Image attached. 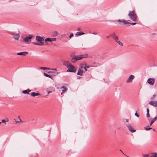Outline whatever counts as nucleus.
Here are the masks:
<instances>
[{
  "instance_id": "obj_1",
  "label": "nucleus",
  "mask_w": 157,
  "mask_h": 157,
  "mask_svg": "<svg viewBox=\"0 0 157 157\" xmlns=\"http://www.w3.org/2000/svg\"><path fill=\"white\" fill-rule=\"evenodd\" d=\"M88 56L87 54L75 56L71 59V63H74L78 60H80L84 58H86Z\"/></svg>"
},
{
  "instance_id": "obj_2",
  "label": "nucleus",
  "mask_w": 157,
  "mask_h": 157,
  "mask_svg": "<svg viewBox=\"0 0 157 157\" xmlns=\"http://www.w3.org/2000/svg\"><path fill=\"white\" fill-rule=\"evenodd\" d=\"M128 15L132 21H136L137 19V16L134 11H129Z\"/></svg>"
},
{
  "instance_id": "obj_3",
  "label": "nucleus",
  "mask_w": 157,
  "mask_h": 157,
  "mask_svg": "<svg viewBox=\"0 0 157 157\" xmlns=\"http://www.w3.org/2000/svg\"><path fill=\"white\" fill-rule=\"evenodd\" d=\"M68 68V69L67 70V72H74L75 73L76 71V69L75 68V67L71 64L69 66Z\"/></svg>"
},
{
  "instance_id": "obj_4",
  "label": "nucleus",
  "mask_w": 157,
  "mask_h": 157,
  "mask_svg": "<svg viewBox=\"0 0 157 157\" xmlns=\"http://www.w3.org/2000/svg\"><path fill=\"white\" fill-rule=\"evenodd\" d=\"M36 40L39 42L42 45H43L44 44V39L43 37L37 36L36 37Z\"/></svg>"
},
{
  "instance_id": "obj_5",
  "label": "nucleus",
  "mask_w": 157,
  "mask_h": 157,
  "mask_svg": "<svg viewBox=\"0 0 157 157\" xmlns=\"http://www.w3.org/2000/svg\"><path fill=\"white\" fill-rule=\"evenodd\" d=\"M128 21H127L125 20H118L117 22L120 25H128V24H129L128 23Z\"/></svg>"
},
{
  "instance_id": "obj_6",
  "label": "nucleus",
  "mask_w": 157,
  "mask_h": 157,
  "mask_svg": "<svg viewBox=\"0 0 157 157\" xmlns=\"http://www.w3.org/2000/svg\"><path fill=\"white\" fill-rule=\"evenodd\" d=\"M126 126L128 128L129 131L132 133H133L136 132V130L134 129L132 126L131 124H128L126 125Z\"/></svg>"
},
{
  "instance_id": "obj_7",
  "label": "nucleus",
  "mask_w": 157,
  "mask_h": 157,
  "mask_svg": "<svg viewBox=\"0 0 157 157\" xmlns=\"http://www.w3.org/2000/svg\"><path fill=\"white\" fill-rule=\"evenodd\" d=\"M155 82V79L154 78H150L147 80V83L151 86L153 85Z\"/></svg>"
},
{
  "instance_id": "obj_8",
  "label": "nucleus",
  "mask_w": 157,
  "mask_h": 157,
  "mask_svg": "<svg viewBox=\"0 0 157 157\" xmlns=\"http://www.w3.org/2000/svg\"><path fill=\"white\" fill-rule=\"evenodd\" d=\"M33 37V36L31 35H29L28 36H27L25 38H24L23 39V41L25 42H28Z\"/></svg>"
},
{
  "instance_id": "obj_9",
  "label": "nucleus",
  "mask_w": 157,
  "mask_h": 157,
  "mask_svg": "<svg viewBox=\"0 0 157 157\" xmlns=\"http://www.w3.org/2000/svg\"><path fill=\"white\" fill-rule=\"evenodd\" d=\"M10 34L13 36V37L15 40H18L19 36L18 35V33L16 34L14 32H11Z\"/></svg>"
},
{
  "instance_id": "obj_10",
  "label": "nucleus",
  "mask_w": 157,
  "mask_h": 157,
  "mask_svg": "<svg viewBox=\"0 0 157 157\" xmlns=\"http://www.w3.org/2000/svg\"><path fill=\"white\" fill-rule=\"evenodd\" d=\"M56 40V38H48L45 39L44 40V41L45 42H47V41L48 42H52L53 41H55Z\"/></svg>"
},
{
  "instance_id": "obj_11",
  "label": "nucleus",
  "mask_w": 157,
  "mask_h": 157,
  "mask_svg": "<svg viewBox=\"0 0 157 157\" xmlns=\"http://www.w3.org/2000/svg\"><path fill=\"white\" fill-rule=\"evenodd\" d=\"M149 104L155 107H157V101H150Z\"/></svg>"
},
{
  "instance_id": "obj_12",
  "label": "nucleus",
  "mask_w": 157,
  "mask_h": 157,
  "mask_svg": "<svg viewBox=\"0 0 157 157\" xmlns=\"http://www.w3.org/2000/svg\"><path fill=\"white\" fill-rule=\"evenodd\" d=\"M134 78V76L133 75H131L128 78L127 81V82H131Z\"/></svg>"
},
{
  "instance_id": "obj_13",
  "label": "nucleus",
  "mask_w": 157,
  "mask_h": 157,
  "mask_svg": "<svg viewBox=\"0 0 157 157\" xmlns=\"http://www.w3.org/2000/svg\"><path fill=\"white\" fill-rule=\"evenodd\" d=\"M28 53V52H20L18 53H17V55H22L24 56H25Z\"/></svg>"
},
{
  "instance_id": "obj_14",
  "label": "nucleus",
  "mask_w": 157,
  "mask_h": 157,
  "mask_svg": "<svg viewBox=\"0 0 157 157\" xmlns=\"http://www.w3.org/2000/svg\"><path fill=\"white\" fill-rule=\"evenodd\" d=\"M63 64L67 68L71 64L70 63L69 61H65L63 62Z\"/></svg>"
},
{
  "instance_id": "obj_15",
  "label": "nucleus",
  "mask_w": 157,
  "mask_h": 157,
  "mask_svg": "<svg viewBox=\"0 0 157 157\" xmlns=\"http://www.w3.org/2000/svg\"><path fill=\"white\" fill-rule=\"evenodd\" d=\"M83 71L80 69H79L77 74L78 75H83Z\"/></svg>"
},
{
  "instance_id": "obj_16",
  "label": "nucleus",
  "mask_w": 157,
  "mask_h": 157,
  "mask_svg": "<svg viewBox=\"0 0 157 157\" xmlns=\"http://www.w3.org/2000/svg\"><path fill=\"white\" fill-rule=\"evenodd\" d=\"M156 120H157V117H155L154 118L151 120L150 123V125L151 126L152 124Z\"/></svg>"
},
{
  "instance_id": "obj_17",
  "label": "nucleus",
  "mask_w": 157,
  "mask_h": 157,
  "mask_svg": "<svg viewBox=\"0 0 157 157\" xmlns=\"http://www.w3.org/2000/svg\"><path fill=\"white\" fill-rule=\"evenodd\" d=\"M31 95L32 96L35 97L36 96H38L40 94L38 93H36L33 92L31 93Z\"/></svg>"
},
{
  "instance_id": "obj_18",
  "label": "nucleus",
  "mask_w": 157,
  "mask_h": 157,
  "mask_svg": "<svg viewBox=\"0 0 157 157\" xmlns=\"http://www.w3.org/2000/svg\"><path fill=\"white\" fill-rule=\"evenodd\" d=\"M14 120L15 121V122L17 123H19L20 121H21V122H22V121H21V119L19 117H18V118H17V119H15Z\"/></svg>"
},
{
  "instance_id": "obj_19",
  "label": "nucleus",
  "mask_w": 157,
  "mask_h": 157,
  "mask_svg": "<svg viewBox=\"0 0 157 157\" xmlns=\"http://www.w3.org/2000/svg\"><path fill=\"white\" fill-rule=\"evenodd\" d=\"M110 35L111 37H112L114 39L116 37H117V36L116 35L115 33L114 32L112 33Z\"/></svg>"
},
{
  "instance_id": "obj_20",
  "label": "nucleus",
  "mask_w": 157,
  "mask_h": 157,
  "mask_svg": "<svg viewBox=\"0 0 157 157\" xmlns=\"http://www.w3.org/2000/svg\"><path fill=\"white\" fill-rule=\"evenodd\" d=\"M62 88H63L64 89L63 90H62L63 92L61 93V94H62L63 93H64L67 90V89L64 86H63L62 87Z\"/></svg>"
},
{
  "instance_id": "obj_21",
  "label": "nucleus",
  "mask_w": 157,
  "mask_h": 157,
  "mask_svg": "<svg viewBox=\"0 0 157 157\" xmlns=\"http://www.w3.org/2000/svg\"><path fill=\"white\" fill-rule=\"evenodd\" d=\"M48 73H53V75H57L58 73H57V72L56 71H49L48 72Z\"/></svg>"
},
{
  "instance_id": "obj_22",
  "label": "nucleus",
  "mask_w": 157,
  "mask_h": 157,
  "mask_svg": "<svg viewBox=\"0 0 157 157\" xmlns=\"http://www.w3.org/2000/svg\"><path fill=\"white\" fill-rule=\"evenodd\" d=\"M85 34L84 33L81 32H77L76 33V35L77 36H80Z\"/></svg>"
},
{
  "instance_id": "obj_23",
  "label": "nucleus",
  "mask_w": 157,
  "mask_h": 157,
  "mask_svg": "<svg viewBox=\"0 0 157 157\" xmlns=\"http://www.w3.org/2000/svg\"><path fill=\"white\" fill-rule=\"evenodd\" d=\"M58 34V32L56 31H54L52 33V36H56Z\"/></svg>"
},
{
  "instance_id": "obj_24",
  "label": "nucleus",
  "mask_w": 157,
  "mask_h": 157,
  "mask_svg": "<svg viewBox=\"0 0 157 157\" xmlns=\"http://www.w3.org/2000/svg\"><path fill=\"white\" fill-rule=\"evenodd\" d=\"M44 75L46 77H47L50 78H52V77L50 75L48 74H47L45 73H44Z\"/></svg>"
},
{
  "instance_id": "obj_25",
  "label": "nucleus",
  "mask_w": 157,
  "mask_h": 157,
  "mask_svg": "<svg viewBox=\"0 0 157 157\" xmlns=\"http://www.w3.org/2000/svg\"><path fill=\"white\" fill-rule=\"evenodd\" d=\"M8 121H9V119L8 118H6L5 119L2 120L1 123H4V122H8Z\"/></svg>"
},
{
  "instance_id": "obj_26",
  "label": "nucleus",
  "mask_w": 157,
  "mask_h": 157,
  "mask_svg": "<svg viewBox=\"0 0 157 157\" xmlns=\"http://www.w3.org/2000/svg\"><path fill=\"white\" fill-rule=\"evenodd\" d=\"M147 127H148V126H147V127H144V129L146 130H149L152 129V128L151 127L148 128Z\"/></svg>"
},
{
  "instance_id": "obj_27",
  "label": "nucleus",
  "mask_w": 157,
  "mask_h": 157,
  "mask_svg": "<svg viewBox=\"0 0 157 157\" xmlns=\"http://www.w3.org/2000/svg\"><path fill=\"white\" fill-rule=\"evenodd\" d=\"M40 68L41 69H43L44 70H45L47 69H48V70L50 69V68H47V67H40Z\"/></svg>"
},
{
  "instance_id": "obj_28",
  "label": "nucleus",
  "mask_w": 157,
  "mask_h": 157,
  "mask_svg": "<svg viewBox=\"0 0 157 157\" xmlns=\"http://www.w3.org/2000/svg\"><path fill=\"white\" fill-rule=\"evenodd\" d=\"M22 93H23V94H29V92H28L27 90H23L22 91Z\"/></svg>"
},
{
  "instance_id": "obj_29",
  "label": "nucleus",
  "mask_w": 157,
  "mask_h": 157,
  "mask_svg": "<svg viewBox=\"0 0 157 157\" xmlns=\"http://www.w3.org/2000/svg\"><path fill=\"white\" fill-rule=\"evenodd\" d=\"M114 40H115V41L116 42H118V41H119V39H118V36L117 37H116L114 39Z\"/></svg>"
},
{
  "instance_id": "obj_30",
  "label": "nucleus",
  "mask_w": 157,
  "mask_h": 157,
  "mask_svg": "<svg viewBox=\"0 0 157 157\" xmlns=\"http://www.w3.org/2000/svg\"><path fill=\"white\" fill-rule=\"evenodd\" d=\"M33 44H34L37 45H39V46H41L42 45L40 43H35V42H33Z\"/></svg>"
},
{
  "instance_id": "obj_31",
  "label": "nucleus",
  "mask_w": 157,
  "mask_h": 157,
  "mask_svg": "<svg viewBox=\"0 0 157 157\" xmlns=\"http://www.w3.org/2000/svg\"><path fill=\"white\" fill-rule=\"evenodd\" d=\"M128 23L129 24H128V25H135L137 24V23H136V22L131 23L128 22Z\"/></svg>"
},
{
  "instance_id": "obj_32",
  "label": "nucleus",
  "mask_w": 157,
  "mask_h": 157,
  "mask_svg": "<svg viewBox=\"0 0 157 157\" xmlns=\"http://www.w3.org/2000/svg\"><path fill=\"white\" fill-rule=\"evenodd\" d=\"M117 43H118V44L121 46H122L123 45V44H122V42H121V41H119L117 42Z\"/></svg>"
},
{
  "instance_id": "obj_33",
  "label": "nucleus",
  "mask_w": 157,
  "mask_h": 157,
  "mask_svg": "<svg viewBox=\"0 0 157 157\" xmlns=\"http://www.w3.org/2000/svg\"><path fill=\"white\" fill-rule=\"evenodd\" d=\"M149 156L148 154H144L143 155V157H148Z\"/></svg>"
},
{
  "instance_id": "obj_34",
  "label": "nucleus",
  "mask_w": 157,
  "mask_h": 157,
  "mask_svg": "<svg viewBox=\"0 0 157 157\" xmlns=\"http://www.w3.org/2000/svg\"><path fill=\"white\" fill-rule=\"evenodd\" d=\"M73 36V33H71L70 35V36H69V38L70 39L71 38V37H72V36Z\"/></svg>"
},
{
  "instance_id": "obj_35",
  "label": "nucleus",
  "mask_w": 157,
  "mask_h": 157,
  "mask_svg": "<svg viewBox=\"0 0 157 157\" xmlns=\"http://www.w3.org/2000/svg\"><path fill=\"white\" fill-rule=\"evenodd\" d=\"M146 116L147 117H150V115H149V113H147L146 114Z\"/></svg>"
},
{
  "instance_id": "obj_36",
  "label": "nucleus",
  "mask_w": 157,
  "mask_h": 157,
  "mask_svg": "<svg viewBox=\"0 0 157 157\" xmlns=\"http://www.w3.org/2000/svg\"><path fill=\"white\" fill-rule=\"evenodd\" d=\"M80 67L81 68H84V66L83 64L81 65Z\"/></svg>"
},
{
  "instance_id": "obj_37",
  "label": "nucleus",
  "mask_w": 157,
  "mask_h": 157,
  "mask_svg": "<svg viewBox=\"0 0 157 157\" xmlns=\"http://www.w3.org/2000/svg\"><path fill=\"white\" fill-rule=\"evenodd\" d=\"M135 114V115L138 117H139V115H138L137 113H136Z\"/></svg>"
},
{
  "instance_id": "obj_38",
  "label": "nucleus",
  "mask_w": 157,
  "mask_h": 157,
  "mask_svg": "<svg viewBox=\"0 0 157 157\" xmlns=\"http://www.w3.org/2000/svg\"><path fill=\"white\" fill-rule=\"evenodd\" d=\"M156 95H154L151 98L152 99H153L154 98L156 97Z\"/></svg>"
},
{
  "instance_id": "obj_39",
  "label": "nucleus",
  "mask_w": 157,
  "mask_h": 157,
  "mask_svg": "<svg viewBox=\"0 0 157 157\" xmlns=\"http://www.w3.org/2000/svg\"><path fill=\"white\" fill-rule=\"evenodd\" d=\"M50 70H57V68H50Z\"/></svg>"
},
{
  "instance_id": "obj_40",
  "label": "nucleus",
  "mask_w": 157,
  "mask_h": 157,
  "mask_svg": "<svg viewBox=\"0 0 157 157\" xmlns=\"http://www.w3.org/2000/svg\"><path fill=\"white\" fill-rule=\"evenodd\" d=\"M147 113H149V109L148 108L147 109Z\"/></svg>"
},
{
  "instance_id": "obj_41",
  "label": "nucleus",
  "mask_w": 157,
  "mask_h": 157,
  "mask_svg": "<svg viewBox=\"0 0 157 157\" xmlns=\"http://www.w3.org/2000/svg\"><path fill=\"white\" fill-rule=\"evenodd\" d=\"M150 157H157V156H156L155 155H152V156H151Z\"/></svg>"
},
{
  "instance_id": "obj_42",
  "label": "nucleus",
  "mask_w": 157,
  "mask_h": 157,
  "mask_svg": "<svg viewBox=\"0 0 157 157\" xmlns=\"http://www.w3.org/2000/svg\"><path fill=\"white\" fill-rule=\"evenodd\" d=\"M84 69L86 71H87V68H86V67H84Z\"/></svg>"
},
{
  "instance_id": "obj_43",
  "label": "nucleus",
  "mask_w": 157,
  "mask_h": 157,
  "mask_svg": "<svg viewBox=\"0 0 157 157\" xmlns=\"http://www.w3.org/2000/svg\"><path fill=\"white\" fill-rule=\"evenodd\" d=\"M111 37L110 35L106 36V38H109V37Z\"/></svg>"
},
{
  "instance_id": "obj_44",
  "label": "nucleus",
  "mask_w": 157,
  "mask_h": 157,
  "mask_svg": "<svg viewBox=\"0 0 157 157\" xmlns=\"http://www.w3.org/2000/svg\"><path fill=\"white\" fill-rule=\"evenodd\" d=\"M78 31H80V30H81V28H78Z\"/></svg>"
},
{
  "instance_id": "obj_45",
  "label": "nucleus",
  "mask_w": 157,
  "mask_h": 157,
  "mask_svg": "<svg viewBox=\"0 0 157 157\" xmlns=\"http://www.w3.org/2000/svg\"><path fill=\"white\" fill-rule=\"evenodd\" d=\"M85 67H86V68H89V67H90L88 66H85Z\"/></svg>"
},
{
  "instance_id": "obj_46",
  "label": "nucleus",
  "mask_w": 157,
  "mask_h": 157,
  "mask_svg": "<svg viewBox=\"0 0 157 157\" xmlns=\"http://www.w3.org/2000/svg\"><path fill=\"white\" fill-rule=\"evenodd\" d=\"M80 78H81V77L80 76H78V77H77V79H80Z\"/></svg>"
},
{
  "instance_id": "obj_47",
  "label": "nucleus",
  "mask_w": 157,
  "mask_h": 157,
  "mask_svg": "<svg viewBox=\"0 0 157 157\" xmlns=\"http://www.w3.org/2000/svg\"><path fill=\"white\" fill-rule=\"evenodd\" d=\"M92 34H94V35H97V33H92Z\"/></svg>"
},
{
  "instance_id": "obj_48",
  "label": "nucleus",
  "mask_w": 157,
  "mask_h": 157,
  "mask_svg": "<svg viewBox=\"0 0 157 157\" xmlns=\"http://www.w3.org/2000/svg\"><path fill=\"white\" fill-rule=\"evenodd\" d=\"M129 119H127L126 120V121L127 122H129Z\"/></svg>"
},
{
  "instance_id": "obj_49",
  "label": "nucleus",
  "mask_w": 157,
  "mask_h": 157,
  "mask_svg": "<svg viewBox=\"0 0 157 157\" xmlns=\"http://www.w3.org/2000/svg\"><path fill=\"white\" fill-rule=\"evenodd\" d=\"M27 90L28 92H30V91H31V90H29V89H28V90Z\"/></svg>"
},
{
  "instance_id": "obj_50",
  "label": "nucleus",
  "mask_w": 157,
  "mask_h": 157,
  "mask_svg": "<svg viewBox=\"0 0 157 157\" xmlns=\"http://www.w3.org/2000/svg\"><path fill=\"white\" fill-rule=\"evenodd\" d=\"M120 151H121V152L123 153V154H124V155H126H126L125 154H124L123 153V152L122 151H121V150H120Z\"/></svg>"
},
{
  "instance_id": "obj_51",
  "label": "nucleus",
  "mask_w": 157,
  "mask_h": 157,
  "mask_svg": "<svg viewBox=\"0 0 157 157\" xmlns=\"http://www.w3.org/2000/svg\"><path fill=\"white\" fill-rule=\"evenodd\" d=\"M155 155L156 156V155L157 156V153H155Z\"/></svg>"
},
{
  "instance_id": "obj_52",
  "label": "nucleus",
  "mask_w": 157,
  "mask_h": 157,
  "mask_svg": "<svg viewBox=\"0 0 157 157\" xmlns=\"http://www.w3.org/2000/svg\"><path fill=\"white\" fill-rule=\"evenodd\" d=\"M51 91H49L48 93V94H49L50 93H51Z\"/></svg>"
},
{
  "instance_id": "obj_53",
  "label": "nucleus",
  "mask_w": 157,
  "mask_h": 157,
  "mask_svg": "<svg viewBox=\"0 0 157 157\" xmlns=\"http://www.w3.org/2000/svg\"><path fill=\"white\" fill-rule=\"evenodd\" d=\"M153 130L154 131H155V129L153 128Z\"/></svg>"
},
{
  "instance_id": "obj_54",
  "label": "nucleus",
  "mask_w": 157,
  "mask_h": 157,
  "mask_svg": "<svg viewBox=\"0 0 157 157\" xmlns=\"http://www.w3.org/2000/svg\"><path fill=\"white\" fill-rule=\"evenodd\" d=\"M1 124V122H0V124Z\"/></svg>"
}]
</instances>
